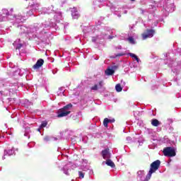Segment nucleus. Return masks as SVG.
<instances>
[{"instance_id":"obj_11","label":"nucleus","mask_w":181,"mask_h":181,"mask_svg":"<svg viewBox=\"0 0 181 181\" xmlns=\"http://www.w3.org/2000/svg\"><path fill=\"white\" fill-rule=\"evenodd\" d=\"M115 90L117 93H121V91H122V87H121V84H117L115 86Z\"/></svg>"},{"instance_id":"obj_18","label":"nucleus","mask_w":181,"mask_h":181,"mask_svg":"<svg viewBox=\"0 0 181 181\" xmlns=\"http://www.w3.org/2000/svg\"><path fill=\"white\" fill-rule=\"evenodd\" d=\"M121 56H125V53H119L116 54V57H121Z\"/></svg>"},{"instance_id":"obj_1","label":"nucleus","mask_w":181,"mask_h":181,"mask_svg":"<svg viewBox=\"0 0 181 181\" xmlns=\"http://www.w3.org/2000/svg\"><path fill=\"white\" fill-rule=\"evenodd\" d=\"M71 108H73V104L69 103L59 109L57 112V118H63V117H67V115L71 113V111H70Z\"/></svg>"},{"instance_id":"obj_15","label":"nucleus","mask_w":181,"mask_h":181,"mask_svg":"<svg viewBox=\"0 0 181 181\" xmlns=\"http://www.w3.org/2000/svg\"><path fill=\"white\" fill-rule=\"evenodd\" d=\"M90 89L93 90V91H97V90H98V85L97 84L94 85L90 88Z\"/></svg>"},{"instance_id":"obj_13","label":"nucleus","mask_w":181,"mask_h":181,"mask_svg":"<svg viewBox=\"0 0 181 181\" xmlns=\"http://www.w3.org/2000/svg\"><path fill=\"white\" fill-rule=\"evenodd\" d=\"M129 43H131V45H135V40H134V37H129L128 38Z\"/></svg>"},{"instance_id":"obj_14","label":"nucleus","mask_w":181,"mask_h":181,"mask_svg":"<svg viewBox=\"0 0 181 181\" xmlns=\"http://www.w3.org/2000/svg\"><path fill=\"white\" fill-rule=\"evenodd\" d=\"M72 17L74 19H78V12L76 11L75 13H72Z\"/></svg>"},{"instance_id":"obj_10","label":"nucleus","mask_w":181,"mask_h":181,"mask_svg":"<svg viewBox=\"0 0 181 181\" xmlns=\"http://www.w3.org/2000/svg\"><path fill=\"white\" fill-rule=\"evenodd\" d=\"M129 56L130 57L135 59L137 63H139V58H138V56H136L135 54L129 53Z\"/></svg>"},{"instance_id":"obj_7","label":"nucleus","mask_w":181,"mask_h":181,"mask_svg":"<svg viewBox=\"0 0 181 181\" xmlns=\"http://www.w3.org/2000/svg\"><path fill=\"white\" fill-rule=\"evenodd\" d=\"M114 73H115V71L110 68L105 71V74H106V76H112Z\"/></svg>"},{"instance_id":"obj_5","label":"nucleus","mask_w":181,"mask_h":181,"mask_svg":"<svg viewBox=\"0 0 181 181\" xmlns=\"http://www.w3.org/2000/svg\"><path fill=\"white\" fill-rule=\"evenodd\" d=\"M153 33H155V30H147V34H142L144 40L148 39V37H153Z\"/></svg>"},{"instance_id":"obj_22","label":"nucleus","mask_w":181,"mask_h":181,"mask_svg":"<svg viewBox=\"0 0 181 181\" xmlns=\"http://www.w3.org/2000/svg\"><path fill=\"white\" fill-rule=\"evenodd\" d=\"M37 131L40 132V129H38Z\"/></svg>"},{"instance_id":"obj_17","label":"nucleus","mask_w":181,"mask_h":181,"mask_svg":"<svg viewBox=\"0 0 181 181\" xmlns=\"http://www.w3.org/2000/svg\"><path fill=\"white\" fill-rule=\"evenodd\" d=\"M78 175H79V177H81V179L84 178V173L83 172L78 171Z\"/></svg>"},{"instance_id":"obj_9","label":"nucleus","mask_w":181,"mask_h":181,"mask_svg":"<svg viewBox=\"0 0 181 181\" xmlns=\"http://www.w3.org/2000/svg\"><path fill=\"white\" fill-rule=\"evenodd\" d=\"M106 165H107V166H110V168H115V163L110 159L106 160Z\"/></svg>"},{"instance_id":"obj_23","label":"nucleus","mask_w":181,"mask_h":181,"mask_svg":"<svg viewBox=\"0 0 181 181\" xmlns=\"http://www.w3.org/2000/svg\"><path fill=\"white\" fill-rule=\"evenodd\" d=\"M131 1H135V0H131Z\"/></svg>"},{"instance_id":"obj_4","label":"nucleus","mask_w":181,"mask_h":181,"mask_svg":"<svg viewBox=\"0 0 181 181\" xmlns=\"http://www.w3.org/2000/svg\"><path fill=\"white\" fill-rule=\"evenodd\" d=\"M45 60H43V59H39L36 64L33 65V69L37 70V69H40V67L43 66Z\"/></svg>"},{"instance_id":"obj_16","label":"nucleus","mask_w":181,"mask_h":181,"mask_svg":"<svg viewBox=\"0 0 181 181\" xmlns=\"http://www.w3.org/2000/svg\"><path fill=\"white\" fill-rule=\"evenodd\" d=\"M47 126V122H42L40 125V128H45Z\"/></svg>"},{"instance_id":"obj_8","label":"nucleus","mask_w":181,"mask_h":181,"mask_svg":"<svg viewBox=\"0 0 181 181\" xmlns=\"http://www.w3.org/2000/svg\"><path fill=\"white\" fill-rule=\"evenodd\" d=\"M160 124V122H159V120H158L157 119H151V125L153 127H158Z\"/></svg>"},{"instance_id":"obj_20","label":"nucleus","mask_w":181,"mask_h":181,"mask_svg":"<svg viewBox=\"0 0 181 181\" xmlns=\"http://www.w3.org/2000/svg\"><path fill=\"white\" fill-rule=\"evenodd\" d=\"M44 141H46V142H48V141H50V138H49V136H45L44 138Z\"/></svg>"},{"instance_id":"obj_6","label":"nucleus","mask_w":181,"mask_h":181,"mask_svg":"<svg viewBox=\"0 0 181 181\" xmlns=\"http://www.w3.org/2000/svg\"><path fill=\"white\" fill-rule=\"evenodd\" d=\"M102 156L103 159H108L110 158V149H105L102 151Z\"/></svg>"},{"instance_id":"obj_2","label":"nucleus","mask_w":181,"mask_h":181,"mask_svg":"<svg viewBox=\"0 0 181 181\" xmlns=\"http://www.w3.org/2000/svg\"><path fill=\"white\" fill-rule=\"evenodd\" d=\"M163 153L164 156H168V158H173V156H176V151L173 147H165L163 148Z\"/></svg>"},{"instance_id":"obj_21","label":"nucleus","mask_w":181,"mask_h":181,"mask_svg":"<svg viewBox=\"0 0 181 181\" xmlns=\"http://www.w3.org/2000/svg\"><path fill=\"white\" fill-rule=\"evenodd\" d=\"M109 122H115V119H109Z\"/></svg>"},{"instance_id":"obj_12","label":"nucleus","mask_w":181,"mask_h":181,"mask_svg":"<svg viewBox=\"0 0 181 181\" xmlns=\"http://www.w3.org/2000/svg\"><path fill=\"white\" fill-rule=\"evenodd\" d=\"M108 123H110L108 118H105L103 120V125L105 128H108Z\"/></svg>"},{"instance_id":"obj_3","label":"nucleus","mask_w":181,"mask_h":181,"mask_svg":"<svg viewBox=\"0 0 181 181\" xmlns=\"http://www.w3.org/2000/svg\"><path fill=\"white\" fill-rule=\"evenodd\" d=\"M160 166V160H156V161H153L151 165H150V170L149 171L152 173H155L158 169H159Z\"/></svg>"},{"instance_id":"obj_19","label":"nucleus","mask_w":181,"mask_h":181,"mask_svg":"<svg viewBox=\"0 0 181 181\" xmlns=\"http://www.w3.org/2000/svg\"><path fill=\"white\" fill-rule=\"evenodd\" d=\"M103 84H104V81H99V88H101L103 87Z\"/></svg>"}]
</instances>
